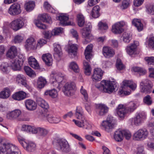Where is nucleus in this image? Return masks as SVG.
<instances>
[{
	"label": "nucleus",
	"instance_id": "nucleus-8",
	"mask_svg": "<svg viewBox=\"0 0 154 154\" xmlns=\"http://www.w3.org/2000/svg\"><path fill=\"white\" fill-rule=\"evenodd\" d=\"M137 87V84L136 82L131 80H124L122 82L121 86L122 90L120 91V93L125 95H129L130 94V91H127L126 90L129 88L134 90Z\"/></svg>",
	"mask_w": 154,
	"mask_h": 154
},
{
	"label": "nucleus",
	"instance_id": "nucleus-24",
	"mask_svg": "<svg viewBox=\"0 0 154 154\" xmlns=\"http://www.w3.org/2000/svg\"><path fill=\"white\" fill-rule=\"evenodd\" d=\"M26 93L23 91H21L15 93L12 96V98L17 100L20 101L26 97Z\"/></svg>",
	"mask_w": 154,
	"mask_h": 154
},
{
	"label": "nucleus",
	"instance_id": "nucleus-18",
	"mask_svg": "<svg viewBox=\"0 0 154 154\" xmlns=\"http://www.w3.org/2000/svg\"><path fill=\"white\" fill-rule=\"evenodd\" d=\"M103 71L99 68L94 69L92 79L93 81L97 82L100 81L102 78Z\"/></svg>",
	"mask_w": 154,
	"mask_h": 154
},
{
	"label": "nucleus",
	"instance_id": "nucleus-28",
	"mask_svg": "<svg viewBox=\"0 0 154 154\" xmlns=\"http://www.w3.org/2000/svg\"><path fill=\"white\" fill-rule=\"evenodd\" d=\"M56 75L51 74L50 81L53 86L60 90L61 88L62 85L61 83H60L57 82V79L55 78V76Z\"/></svg>",
	"mask_w": 154,
	"mask_h": 154
},
{
	"label": "nucleus",
	"instance_id": "nucleus-1",
	"mask_svg": "<svg viewBox=\"0 0 154 154\" xmlns=\"http://www.w3.org/2000/svg\"><path fill=\"white\" fill-rule=\"evenodd\" d=\"M49 106H40L39 112L40 118L44 120H47L50 123H57L61 121L59 116H54L51 114H49Z\"/></svg>",
	"mask_w": 154,
	"mask_h": 154
},
{
	"label": "nucleus",
	"instance_id": "nucleus-49",
	"mask_svg": "<svg viewBox=\"0 0 154 154\" xmlns=\"http://www.w3.org/2000/svg\"><path fill=\"white\" fill-rule=\"evenodd\" d=\"M69 68L75 72H78L79 70L78 65L74 61L72 62L69 63Z\"/></svg>",
	"mask_w": 154,
	"mask_h": 154
},
{
	"label": "nucleus",
	"instance_id": "nucleus-55",
	"mask_svg": "<svg viewBox=\"0 0 154 154\" xmlns=\"http://www.w3.org/2000/svg\"><path fill=\"white\" fill-rule=\"evenodd\" d=\"M146 12L149 14H154V4H152L146 6Z\"/></svg>",
	"mask_w": 154,
	"mask_h": 154
},
{
	"label": "nucleus",
	"instance_id": "nucleus-19",
	"mask_svg": "<svg viewBox=\"0 0 154 154\" xmlns=\"http://www.w3.org/2000/svg\"><path fill=\"white\" fill-rule=\"evenodd\" d=\"M102 54L105 57L109 58L114 56L115 52L114 50L111 47L104 46L102 49Z\"/></svg>",
	"mask_w": 154,
	"mask_h": 154
},
{
	"label": "nucleus",
	"instance_id": "nucleus-59",
	"mask_svg": "<svg viewBox=\"0 0 154 154\" xmlns=\"http://www.w3.org/2000/svg\"><path fill=\"white\" fill-rule=\"evenodd\" d=\"M148 46L154 49V36L149 37L147 40Z\"/></svg>",
	"mask_w": 154,
	"mask_h": 154
},
{
	"label": "nucleus",
	"instance_id": "nucleus-26",
	"mask_svg": "<svg viewBox=\"0 0 154 154\" xmlns=\"http://www.w3.org/2000/svg\"><path fill=\"white\" fill-rule=\"evenodd\" d=\"M21 111L19 109H15L7 114L6 118L9 119H12L18 118L21 114Z\"/></svg>",
	"mask_w": 154,
	"mask_h": 154
},
{
	"label": "nucleus",
	"instance_id": "nucleus-63",
	"mask_svg": "<svg viewBox=\"0 0 154 154\" xmlns=\"http://www.w3.org/2000/svg\"><path fill=\"white\" fill-rule=\"evenodd\" d=\"M24 102L25 106H34L35 105V102L31 99L26 100Z\"/></svg>",
	"mask_w": 154,
	"mask_h": 154
},
{
	"label": "nucleus",
	"instance_id": "nucleus-2",
	"mask_svg": "<svg viewBox=\"0 0 154 154\" xmlns=\"http://www.w3.org/2000/svg\"><path fill=\"white\" fill-rule=\"evenodd\" d=\"M18 148L13 145L3 143L0 140V154H20Z\"/></svg>",
	"mask_w": 154,
	"mask_h": 154
},
{
	"label": "nucleus",
	"instance_id": "nucleus-12",
	"mask_svg": "<svg viewBox=\"0 0 154 154\" xmlns=\"http://www.w3.org/2000/svg\"><path fill=\"white\" fill-rule=\"evenodd\" d=\"M9 25V27L14 31H17L23 27L24 25L23 20L20 19H17L11 22L10 23L8 22H5L4 23V26Z\"/></svg>",
	"mask_w": 154,
	"mask_h": 154
},
{
	"label": "nucleus",
	"instance_id": "nucleus-62",
	"mask_svg": "<svg viewBox=\"0 0 154 154\" xmlns=\"http://www.w3.org/2000/svg\"><path fill=\"white\" fill-rule=\"evenodd\" d=\"M145 60L149 65H154V57H147L145 58Z\"/></svg>",
	"mask_w": 154,
	"mask_h": 154
},
{
	"label": "nucleus",
	"instance_id": "nucleus-39",
	"mask_svg": "<svg viewBox=\"0 0 154 154\" xmlns=\"http://www.w3.org/2000/svg\"><path fill=\"white\" fill-rule=\"evenodd\" d=\"M10 89L8 88H5L0 92V98L2 99H6L10 96Z\"/></svg>",
	"mask_w": 154,
	"mask_h": 154
},
{
	"label": "nucleus",
	"instance_id": "nucleus-48",
	"mask_svg": "<svg viewBox=\"0 0 154 154\" xmlns=\"http://www.w3.org/2000/svg\"><path fill=\"white\" fill-rule=\"evenodd\" d=\"M24 70L26 74L30 77H34L36 76V74L30 67L28 66H25L24 67Z\"/></svg>",
	"mask_w": 154,
	"mask_h": 154
},
{
	"label": "nucleus",
	"instance_id": "nucleus-11",
	"mask_svg": "<svg viewBox=\"0 0 154 154\" xmlns=\"http://www.w3.org/2000/svg\"><path fill=\"white\" fill-rule=\"evenodd\" d=\"M76 88L75 84L74 82H68L64 85L63 88V91L65 95L69 96L74 94Z\"/></svg>",
	"mask_w": 154,
	"mask_h": 154
},
{
	"label": "nucleus",
	"instance_id": "nucleus-13",
	"mask_svg": "<svg viewBox=\"0 0 154 154\" xmlns=\"http://www.w3.org/2000/svg\"><path fill=\"white\" fill-rule=\"evenodd\" d=\"M153 86L151 81L147 79L143 80L140 84V91L146 94L152 92L151 88Z\"/></svg>",
	"mask_w": 154,
	"mask_h": 154
},
{
	"label": "nucleus",
	"instance_id": "nucleus-9",
	"mask_svg": "<svg viewBox=\"0 0 154 154\" xmlns=\"http://www.w3.org/2000/svg\"><path fill=\"white\" fill-rule=\"evenodd\" d=\"M101 87L104 92L109 94L113 92L115 89V82L113 81L103 80L100 82Z\"/></svg>",
	"mask_w": 154,
	"mask_h": 154
},
{
	"label": "nucleus",
	"instance_id": "nucleus-40",
	"mask_svg": "<svg viewBox=\"0 0 154 154\" xmlns=\"http://www.w3.org/2000/svg\"><path fill=\"white\" fill-rule=\"evenodd\" d=\"M100 9L98 5L94 6L92 8L91 13L92 17L94 18H97L100 16Z\"/></svg>",
	"mask_w": 154,
	"mask_h": 154
},
{
	"label": "nucleus",
	"instance_id": "nucleus-46",
	"mask_svg": "<svg viewBox=\"0 0 154 154\" xmlns=\"http://www.w3.org/2000/svg\"><path fill=\"white\" fill-rule=\"evenodd\" d=\"M77 18L78 26L80 27L83 26L85 23L83 15L81 13H79L77 15Z\"/></svg>",
	"mask_w": 154,
	"mask_h": 154
},
{
	"label": "nucleus",
	"instance_id": "nucleus-56",
	"mask_svg": "<svg viewBox=\"0 0 154 154\" xmlns=\"http://www.w3.org/2000/svg\"><path fill=\"white\" fill-rule=\"evenodd\" d=\"M42 34L45 38L49 39L54 35L53 31L45 30L42 32Z\"/></svg>",
	"mask_w": 154,
	"mask_h": 154
},
{
	"label": "nucleus",
	"instance_id": "nucleus-51",
	"mask_svg": "<svg viewBox=\"0 0 154 154\" xmlns=\"http://www.w3.org/2000/svg\"><path fill=\"white\" fill-rule=\"evenodd\" d=\"M81 32L83 36L86 39H90L91 38V30H87L84 28L82 29Z\"/></svg>",
	"mask_w": 154,
	"mask_h": 154
},
{
	"label": "nucleus",
	"instance_id": "nucleus-50",
	"mask_svg": "<svg viewBox=\"0 0 154 154\" xmlns=\"http://www.w3.org/2000/svg\"><path fill=\"white\" fill-rule=\"evenodd\" d=\"M130 4L129 0H123L122 3L118 5V7L121 10H123L127 8Z\"/></svg>",
	"mask_w": 154,
	"mask_h": 154
},
{
	"label": "nucleus",
	"instance_id": "nucleus-10",
	"mask_svg": "<svg viewBox=\"0 0 154 154\" xmlns=\"http://www.w3.org/2000/svg\"><path fill=\"white\" fill-rule=\"evenodd\" d=\"M146 114L143 112H137L134 118L130 119L129 121L132 125L139 126L142 122L146 119Z\"/></svg>",
	"mask_w": 154,
	"mask_h": 154
},
{
	"label": "nucleus",
	"instance_id": "nucleus-60",
	"mask_svg": "<svg viewBox=\"0 0 154 154\" xmlns=\"http://www.w3.org/2000/svg\"><path fill=\"white\" fill-rule=\"evenodd\" d=\"M52 31L54 35H57L63 32V29L61 27H57L55 28Z\"/></svg>",
	"mask_w": 154,
	"mask_h": 154
},
{
	"label": "nucleus",
	"instance_id": "nucleus-47",
	"mask_svg": "<svg viewBox=\"0 0 154 154\" xmlns=\"http://www.w3.org/2000/svg\"><path fill=\"white\" fill-rule=\"evenodd\" d=\"M122 38L125 43H128L132 38V35L130 33L124 32L122 35Z\"/></svg>",
	"mask_w": 154,
	"mask_h": 154
},
{
	"label": "nucleus",
	"instance_id": "nucleus-64",
	"mask_svg": "<svg viewBox=\"0 0 154 154\" xmlns=\"http://www.w3.org/2000/svg\"><path fill=\"white\" fill-rule=\"evenodd\" d=\"M144 102L148 105H151L152 103V99L149 95H147L143 99Z\"/></svg>",
	"mask_w": 154,
	"mask_h": 154
},
{
	"label": "nucleus",
	"instance_id": "nucleus-36",
	"mask_svg": "<svg viewBox=\"0 0 154 154\" xmlns=\"http://www.w3.org/2000/svg\"><path fill=\"white\" fill-rule=\"evenodd\" d=\"M35 3L32 1L26 2L24 5L25 9L27 12H30L33 10L35 7Z\"/></svg>",
	"mask_w": 154,
	"mask_h": 154
},
{
	"label": "nucleus",
	"instance_id": "nucleus-58",
	"mask_svg": "<svg viewBox=\"0 0 154 154\" xmlns=\"http://www.w3.org/2000/svg\"><path fill=\"white\" fill-rule=\"evenodd\" d=\"M47 41L43 38H40L38 40L36 44V49L40 48L44 45L46 44Z\"/></svg>",
	"mask_w": 154,
	"mask_h": 154
},
{
	"label": "nucleus",
	"instance_id": "nucleus-44",
	"mask_svg": "<svg viewBox=\"0 0 154 154\" xmlns=\"http://www.w3.org/2000/svg\"><path fill=\"white\" fill-rule=\"evenodd\" d=\"M25 38V36L24 34H19L14 37V42L15 43H19L22 42Z\"/></svg>",
	"mask_w": 154,
	"mask_h": 154
},
{
	"label": "nucleus",
	"instance_id": "nucleus-53",
	"mask_svg": "<svg viewBox=\"0 0 154 154\" xmlns=\"http://www.w3.org/2000/svg\"><path fill=\"white\" fill-rule=\"evenodd\" d=\"M51 74L56 75L55 76V78L57 79V81L59 83H61L64 79V75L61 73L52 72Z\"/></svg>",
	"mask_w": 154,
	"mask_h": 154
},
{
	"label": "nucleus",
	"instance_id": "nucleus-41",
	"mask_svg": "<svg viewBox=\"0 0 154 154\" xmlns=\"http://www.w3.org/2000/svg\"><path fill=\"white\" fill-rule=\"evenodd\" d=\"M97 112L100 116H103L106 114L108 111L109 108L107 106H96Z\"/></svg>",
	"mask_w": 154,
	"mask_h": 154
},
{
	"label": "nucleus",
	"instance_id": "nucleus-29",
	"mask_svg": "<svg viewBox=\"0 0 154 154\" xmlns=\"http://www.w3.org/2000/svg\"><path fill=\"white\" fill-rule=\"evenodd\" d=\"M42 58L46 65L49 66L52 65L53 59L51 54H44L42 56Z\"/></svg>",
	"mask_w": 154,
	"mask_h": 154
},
{
	"label": "nucleus",
	"instance_id": "nucleus-54",
	"mask_svg": "<svg viewBox=\"0 0 154 154\" xmlns=\"http://www.w3.org/2000/svg\"><path fill=\"white\" fill-rule=\"evenodd\" d=\"M106 120L108 123L110 124V125H111L112 127H113L115 125H116V120L115 119L114 117L111 115H108L106 119Z\"/></svg>",
	"mask_w": 154,
	"mask_h": 154
},
{
	"label": "nucleus",
	"instance_id": "nucleus-5",
	"mask_svg": "<svg viewBox=\"0 0 154 154\" xmlns=\"http://www.w3.org/2000/svg\"><path fill=\"white\" fill-rule=\"evenodd\" d=\"M25 59L23 54H19L17 58L12 59L10 61L9 64L10 68L14 71L20 70Z\"/></svg>",
	"mask_w": 154,
	"mask_h": 154
},
{
	"label": "nucleus",
	"instance_id": "nucleus-43",
	"mask_svg": "<svg viewBox=\"0 0 154 154\" xmlns=\"http://www.w3.org/2000/svg\"><path fill=\"white\" fill-rule=\"evenodd\" d=\"M9 64L7 62L2 63L0 66V69L3 73H7L10 71Z\"/></svg>",
	"mask_w": 154,
	"mask_h": 154
},
{
	"label": "nucleus",
	"instance_id": "nucleus-14",
	"mask_svg": "<svg viewBox=\"0 0 154 154\" xmlns=\"http://www.w3.org/2000/svg\"><path fill=\"white\" fill-rule=\"evenodd\" d=\"M148 135V132L145 128L140 129L135 133L133 136L134 140L139 141L143 140L147 138Z\"/></svg>",
	"mask_w": 154,
	"mask_h": 154
},
{
	"label": "nucleus",
	"instance_id": "nucleus-17",
	"mask_svg": "<svg viewBox=\"0 0 154 154\" xmlns=\"http://www.w3.org/2000/svg\"><path fill=\"white\" fill-rule=\"evenodd\" d=\"M24 47L27 51L36 49V43L35 39L32 37H29L26 40Z\"/></svg>",
	"mask_w": 154,
	"mask_h": 154
},
{
	"label": "nucleus",
	"instance_id": "nucleus-15",
	"mask_svg": "<svg viewBox=\"0 0 154 154\" xmlns=\"http://www.w3.org/2000/svg\"><path fill=\"white\" fill-rule=\"evenodd\" d=\"M138 45V42L135 41L128 45L125 48L127 53L131 56L137 54V47Z\"/></svg>",
	"mask_w": 154,
	"mask_h": 154
},
{
	"label": "nucleus",
	"instance_id": "nucleus-61",
	"mask_svg": "<svg viewBox=\"0 0 154 154\" xmlns=\"http://www.w3.org/2000/svg\"><path fill=\"white\" fill-rule=\"evenodd\" d=\"M132 70L135 72H139L142 74H144L146 72L145 69L138 67H134L132 68Z\"/></svg>",
	"mask_w": 154,
	"mask_h": 154
},
{
	"label": "nucleus",
	"instance_id": "nucleus-38",
	"mask_svg": "<svg viewBox=\"0 0 154 154\" xmlns=\"http://www.w3.org/2000/svg\"><path fill=\"white\" fill-rule=\"evenodd\" d=\"M116 23L112 26L111 31L112 32L116 34H120L124 31L123 28H121Z\"/></svg>",
	"mask_w": 154,
	"mask_h": 154
},
{
	"label": "nucleus",
	"instance_id": "nucleus-27",
	"mask_svg": "<svg viewBox=\"0 0 154 154\" xmlns=\"http://www.w3.org/2000/svg\"><path fill=\"white\" fill-rule=\"evenodd\" d=\"M78 47L75 44H69L67 46V51L69 54L73 55L74 57L76 55Z\"/></svg>",
	"mask_w": 154,
	"mask_h": 154
},
{
	"label": "nucleus",
	"instance_id": "nucleus-52",
	"mask_svg": "<svg viewBox=\"0 0 154 154\" xmlns=\"http://www.w3.org/2000/svg\"><path fill=\"white\" fill-rule=\"evenodd\" d=\"M43 6L45 9L50 12L53 13H56L57 12V11L51 7L50 5L47 2H44Z\"/></svg>",
	"mask_w": 154,
	"mask_h": 154
},
{
	"label": "nucleus",
	"instance_id": "nucleus-32",
	"mask_svg": "<svg viewBox=\"0 0 154 154\" xmlns=\"http://www.w3.org/2000/svg\"><path fill=\"white\" fill-rule=\"evenodd\" d=\"M93 45L91 44L89 45L86 47L85 52V55L86 59H90L92 56V50Z\"/></svg>",
	"mask_w": 154,
	"mask_h": 154
},
{
	"label": "nucleus",
	"instance_id": "nucleus-4",
	"mask_svg": "<svg viewBox=\"0 0 154 154\" xmlns=\"http://www.w3.org/2000/svg\"><path fill=\"white\" fill-rule=\"evenodd\" d=\"M53 143L55 145L57 149L62 152H67L70 150L69 145L68 141L63 138L55 139L53 142Z\"/></svg>",
	"mask_w": 154,
	"mask_h": 154
},
{
	"label": "nucleus",
	"instance_id": "nucleus-45",
	"mask_svg": "<svg viewBox=\"0 0 154 154\" xmlns=\"http://www.w3.org/2000/svg\"><path fill=\"white\" fill-rule=\"evenodd\" d=\"M84 68L85 73L87 75H90L91 73V68L88 62L86 61L83 62Z\"/></svg>",
	"mask_w": 154,
	"mask_h": 154
},
{
	"label": "nucleus",
	"instance_id": "nucleus-35",
	"mask_svg": "<svg viewBox=\"0 0 154 154\" xmlns=\"http://www.w3.org/2000/svg\"><path fill=\"white\" fill-rule=\"evenodd\" d=\"M132 23L137 28L139 31H140L143 29V25L140 19L136 18L133 19L132 21Z\"/></svg>",
	"mask_w": 154,
	"mask_h": 154
},
{
	"label": "nucleus",
	"instance_id": "nucleus-25",
	"mask_svg": "<svg viewBox=\"0 0 154 154\" xmlns=\"http://www.w3.org/2000/svg\"><path fill=\"white\" fill-rule=\"evenodd\" d=\"M81 121L73 119L72 121L75 124L79 127H83L84 128L87 129L90 126V124L86 121L85 119H79Z\"/></svg>",
	"mask_w": 154,
	"mask_h": 154
},
{
	"label": "nucleus",
	"instance_id": "nucleus-57",
	"mask_svg": "<svg viewBox=\"0 0 154 154\" xmlns=\"http://www.w3.org/2000/svg\"><path fill=\"white\" fill-rule=\"evenodd\" d=\"M116 66L117 69L119 70H122L125 69V66L122 63L121 60L119 59H117Z\"/></svg>",
	"mask_w": 154,
	"mask_h": 154
},
{
	"label": "nucleus",
	"instance_id": "nucleus-7",
	"mask_svg": "<svg viewBox=\"0 0 154 154\" xmlns=\"http://www.w3.org/2000/svg\"><path fill=\"white\" fill-rule=\"evenodd\" d=\"M40 20H42L44 22L49 23H52L51 18L48 14H44L40 15L38 17V19L35 20L34 21V23L35 25L40 29H45L47 28L46 25L42 23Z\"/></svg>",
	"mask_w": 154,
	"mask_h": 154
},
{
	"label": "nucleus",
	"instance_id": "nucleus-34",
	"mask_svg": "<svg viewBox=\"0 0 154 154\" xmlns=\"http://www.w3.org/2000/svg\"><path fill=\"white\" fill-rule=\"evenodd\" d=\"M114 138L116 141L119 142L122 141L123 139L122 130L119 129L115 131Z\"/></svg>",
	"mask_w": 154,
	"mask_h": 154
},
{
	"label": "nucleus",
	"instance_id": "nucleus-33",
	"mask_svg": "<svg viewBox=\"0 0 154 154\" xmlns=\"http://www.w3.org/2000/svg\"><path fill=\"white\" fill-rule=\"evenodd\" d=\"M47 83L45 78L42 76L39 77L37 80L36 87L37 88L41 89L43 88Z\"/></svg>",
	"mask_w": 154,
	"mask_h": 154
},
{
	"label": "nucleus",
	"instance_id": "nucleus-22",
	"mask_svg": "<svg viewBox=\"0 0 154 154\" xmlns=\"http://www.w3.org/2000/svg\"><path fill=\"white\" fill-rule=\"evenodd\" d=\"M54 57L57 60H59L63 54L61 47L59 44L57 43L54 44Z\"/></svg>",
	"mask_w": 154,
	"mask_h": 154
},
{
	"label": "nucleus",
	"instance_id": "nucleus-20",
	"mask_svg": "<svg viewBox=\"0 0 154 154\" xmlns=\"http://www.w3.org/2000/svg\"><path fill=\"white\" fill-rule=\"evenodd\" d=\"M18 140L24 148L27 151L31 152L35 150L36 145L34 143L30 142L27 143L24 141L20 139H18Z\"/></svg>",
	"mask_w": 154,
	"mask_h": 154
},
{
	"label": "nucleus",
	"instance_id": "nucleus-6",
	"mask_svg": "<svg viewBox=\"0 0 154 154\" xmlns=\"http://www.w3.org/2000/svg\"><path fill=\"white\" fill-rule=\"evenodd\" d=\"M136 109L135 106H118L116 112L119 119L122 120L127 114L133 112Z\"/></svg>",
	"mask_w": 154,
	"mask_h": 154
},
{
	"label": "nucleus",
	"instance_id": "nucleus-21",
	"mask_svg": "<svg viewBox=\"0 0 154 154\" xmlns=\"http://www.w3.org/2000/svg\"><path fill=\"white\" fill-rule=\"evenodd\" d=\"M15 80L18 84L22 85L29 90L30 89V87L27 83L26 79L23 75L20 74L17 75L15 78Z\"/></svg>",
	"mask_w": 154,
	"mask_h": 154
},
{
	"label": "nucleus",
	"instance_id": "nucleus-37",
	"mask_svg": "<svg viewBox=\"0 0 154 154\" xmlns=\"http://www.w3.org/2000/svg\"><path fill=\"white\" fill-rule=\"evenodd\" d=\"M57 19L60 21V23L63 26L69 25L67 22V21L68 20L69 17L66 14H61L59 16L57 17Z\"/></svg>",
	"mask_w": 154,
	"mask_h": 154
},
{
	"label": "nucleus",
	"instance_id": "nucleus-3",
	"mask_svg": "<svg viewBox=\"0 0 154 154\" xmlns=\"http://www.w3.org/2000/svg\"><path fill=\"white\" fill-rule=\"evenodd\" d=\"M21 130L30 133L35 134L38 133L43 137L45 136L49 132V131L41 127H35L34 126L28 125H23L22 126Z\"/></svg>",
	"mask_w": 154,
	"mask_h": 154
},
{
	"label": "nucleus",
	"instance_id": "nucleus-31",
	"mask_svg": "<svg viewBox=\"0 0 154 154\" xmlns=\"http://www.w3.org/2000/svg\"><path fill=\"white\" fill-rule=\"evenodd\" d=\"M28 60L29 64L31 67L35 69L39 68V64L34 57L31 56L29 57Z\"/></svg>",
	"mask_w": 154,
	"mask_h": 154
},
{
	"label": "nucleus",
	"instance_id": "nucleus-42",
	"mask_svg": "<svg viewBox=\"0 0 154 154\" xmlns=\"http://www.w3.org/2000/svg\"><path fill=\"white\" fill-rule=\"evenodd\" d=\"M46 95H49L52 98H56L58 96V92L55 89L48 90L45 93Z\"/></svg>",
	"mask_w": 154,
	"mask_h": 154
},
{
	"label": "nucleus",
	"instance_id": "nucleus-30",
	"mask_svg": "<svg viewBox=\"0 0 154 154\" xmlns=\"http://www.w3.org/2000/svg\"><path fill=\"white\" fill-rule=\"evenodd\" d=\"M97 26L98 29L102 31H105L109 28L107 22L104 20L99 21Z\"/></svg>",
	"mask_w": 154,
	"mask_h": 154
},
{
	"label": "nucleus",
	"instance_id": "nucleus-23",
	"mask_svg": "<svg viewBox=\"0 0 154 154\" xmlns=\"http://www.w3.org/2000/svg\"><path fill=\"white\" fill-rule=\"evenodd\" d=\"M17 49L14 46H11L8 49L6 53V57L11 59L17 58Z\"/></svg>",
	"mask_w": 154,
	"mask_h": 154
},
{
	"label": "nucleus",
	"instance_id": "nucleus-16",
	"mask_svg": "<svg viewBox=\"0 0 154 154\" xmlns=\"http://www.w3.org/2000/svg\"><path fill=\"white\" fill-rule=\"evenodd\" d=\"M21 12L20 6L18 3L12 4L8 10V13L12 16H15L20 14Z\"/></svg>",
	"mask_w": 154,
	"mask_h": 154
}]
</instances>
